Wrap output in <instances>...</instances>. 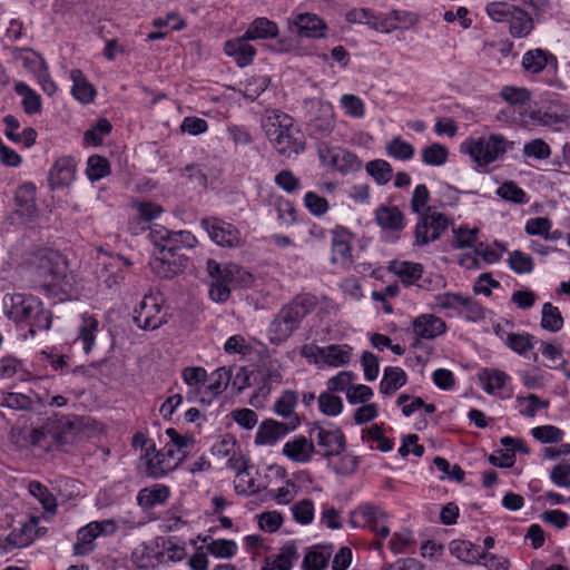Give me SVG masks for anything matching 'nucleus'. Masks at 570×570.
<instances>
[{
	"label": "nucleus",
	"instance_id": "obj_1",
	"mask_svg": "<svg viewBox=\"0 0 570 570\" xmlns=\"http://www.w3.org/2000/svg\"><path fill=\"white\" fill-rule=\"evenodd\" d=\"M33 282L58 301L67 299L72 292L73 277L69 272L67 259L57 250L40 248L29 263Z\"/></svg>",
	"mask_w": 570,
	"mask_h": 570
},
{
	"label": "nucleus",
	"instance_id": "obj_2",
	"mask_svg": "<svg viewBox=\"0 0 570 570\" xmlns=\"http://www.w3.org/2000/svg\"><path fill=\"white\" fill-rule=\"evenodd\" d=\"M317 305L313 295H297L285 304L273 317L268 325V340L273 345L285 343L301 326L303 320Z\"/></svg>",
	"mask_w": 570,
	"mask_h": 570
},
{
	"label": "nucleus",
	"instance_id": "obj_3",
	"mask_svg": "<svg viewBox=\"0 0 570 570\" xmlns=\"http://www.w3.org/2000/svg\"><path fill=\"white\" fill-rule=\"evenodd\" d=\"M2 303L4 315L14 323H26L31 336L37 331L50 328L51 313L36 297L20 293L7 294Z\"/></svg>",
	"mask_w": 570,
	"mask_h": 570
},
{
	"label": "nucleus",
	"instance_id": "obj_4",
	"mask_svg": "<svg viewBox=\"0 0 570 570\" xmlns=\"http://www.w3.org/2000/svg\"><path fill=\"white\" fill-rule=\"evenodd\" d=\"M207 273L212 278L209 297L216 303L229 298L232 287H247L253 283L250 273L236 264L220 266L216 261H207Z\"/></svg>",
	"mask_w": 570,
	"mask_h": 570
},
{
	"label": "nucleus",
	"instance_id": "obj_5",
	"mask_svg": "<svg viewBox=\"0 0 570 570\" xmlns=\"http://www.w3.org/2000/svg\"><path fill=\"white\" fill-rule=\"evenodd\" d=\"M187 264V257L176 250L175 246L163 245L149 265L153 273L159 278L169 279L180 274Z\"/></svg>",
	"mask_w": 570,
	"mask_h": 570
},
{
	"label": "nucleus",
	"instance_id": "obj_6",
	"mask_svg": "<svg viewBox=\"0 0 570 570\" xmlns=\"http://www.w3.org/2000/svg\"><path fill=\"white\" fill-rule=\"evenodd\" d=\"M262 128L269 142H284L296 131L293 119L279 110L267 111L262 119Z\"/></svg>",
	"mask_w": 570,
	"mask_h": 570
},
{
	"label": "nucleus",
	"instance_id": "obj_7",
	"mask_svg": "<svg viewBox=\"0 0 570 570\" xmlns=\"http://www.w3.org/2000/svg\"><path fill=\"white\" fill-rule=\"evenodd\" d=\"M135 324L145 331H154L165 323L163 307L153 295H145L134 311Z\"/></svg>",
	"mask_w": 570,
	"mask_h": 570
},
{
	"label": "nucleus",
	"instance_id": "obj_8",
	"mask_svg": "<svg viewBox=\"0 0 570 570\" xmlns=\"http://www.w3.org/2000/svg\"><path fill=\"white\" fill-rule=\"evenodd\" d=\"M318 156L324 166L345 173L360 167L357 157L341 145H322Z\"/></svg>",
	"mask_w": 570,
	"mask_h": 570
},
{
	"label": "nucleus",
	"instance_id": "obj_9",
	"mask_svg": "<svg viewBox=\"0 0 570 570\" xmlns=\"http://www.w3.org/2000/svg\"><path fill=\"white\" fill-rule=\"evenodd\" d=\"M309 435L315 436L317 445L322 449V455L327 459L338 456L345 450V435L338 428L325 429L315 424Z\"/></svg>",
	"mask_w": 570,
	"mask_h": 570
},
{
	"label": "nucleus",
	"instance_id": "obj_10",
	"mask_svg": "<svg viewBox=\"0 0 570 570\" xmlns=\"http://www.w3.org/2000/svg\"><path fill=\"white\" fill-rule=\"evenodd\" d=\"M115 523L112 520H104L101 522L95 521L82 527L77 532V541L73 544V553L77 556L89 554L95 546V539L106 532H114Z\"/></svg>",
	"mask_w": 570,
	"mask_h": 570
},
{
	"label": "nucleus",
	"instance_id": "obj_11",
	"mask_svg": "<svg viewBox=\"0 0 570 570\" xmlns=\"http://www.w3.org/2000/svg\"><path fill=\"white\" fill-rule=\"evenodd\" d=\"M287 22L291 31L299 37L321 39L326 36L327 24L315 13H297Z\"/></svg>",
	"mask_w": 570,
	"mask_h": 570
},
{
	"label": "nucleus",
	"instance_id": "obj_12",
	"mask_svg": "<svg viewBox=\"0 0 570 570\" xmlns=\"http://www.w3.org/2000/svg\"><path fill=\"white\" fill-rule=\"evenodd\" d=\"M202 226L206 229L210 239L220 246L236 247L242 244L239 230L229 223L215 218H204Z\"/></svg>",
	"mask_w": 570,
	"mask_h": 570
},
{
	"label": "nucleus",
	"instance_id": "obj_13",
	"mask_svg": "<svg viewBox=\"0 0 570 570\" xmlns=\"http://www.w3.org/2000/svg\"><path fill=\"white\" fill-rule=\"evenodd\" d=\"M448 228V219L439 213L426 214L416 224L415 237L417 245H426L436 240Z\"/></svg>",
	"mask_w": 570,
	"mask_h": 570
},
{
	"label": "nucleus",
	"instance_id": "obj_14",
	"mask_svg": "<svg viewBox=\"0 0 570 570\" xmlns=\"http://www.w3.org/2000/svg\"><path fill=\"white\" fill-rule=\"evenodd\" d=\"M301 421L298 416H292L287 422L265 420L261 423L256 433V443L274 444L277 440L294 431Z\"/></svg>",
	"mask_w": 570,
	"mask_h": 570
},
{
	"label": "nucleus",
	"instance_id": "obj_15",
	"mask_svg": "<svg viewBox=\"0 0 570 570\" xmlns=\"http://www.w3.org/2000/svg\"><path fill=\"white\" fill-rule=\"evenodd\" d=\"M308 107L311 111L317 109L320 116L308 118V129L314 135H325L333 128V108L330 102L321 99H308Z\"/></svg>",
	"mask_w": 570,
	"mask_h": 570
},
{
	"label": "nucleus",
	"instance_id": "obj_16",
	"mask_svg": "<svg viewBox=\"0 0 570 570\" xmlns=\"http://www.w3.org/2000/svg\"><path fill=\"white\" fill-rule=\"evenodd\" d=\"M17 214L23 223H31L38 216L36 205V186L32 183H24L18 187L14 196Z\"/></svg>",
	"mask_w": 570,
	"mask_h": 570
},
{
	"label": "nucleus",
	"instance_id": "obj_17",
	"mask_svg": "<svg viewBox=\"0 0 570 570\" xmlns=\"http://www.w3.org/2000/svg\"><path fill=\"white\" fill-rule=\"evenodd\" d=\"M140 460L144 461L146 475L151 479H160L174 470V464H168L154 443L146 446V452L140 454Z\"/></svg>",
	"mask_w": 570,
	"mask_h": 570
},
{
	"label": "nucleus",
	"instance_id": "obj_18",
	"mask_svg": "<svg viewBox=\"0 0 570 570\" xmlns=\"http://www.w3.org/2000/svg\"><path fill=\"white\" fill-rule=\"evenodd\" d=\"M224 51L240 68L249 66L256 55V49L249 43V38H246L245 35L226 41Z\"/></svg>",
	"mask_w": 570,
	"mask_h": 570
},
{
	"label": "nucleus",
	"instance_id": "obj_19",
	"mask_svg": "<svg viewBox=\"0 0 570 570\" xmlns=\"http://www.w3.org/2000/svg\"><path fill=\"white\" fill-rule=\"evenodd\" d=\"M353 515H361L364 523L375 532L381 539L390 534V528L386 524L387 514L373 505L361 507Z\"/></svg>",
	"mask_w": 570,
	"mask_h": 570
},
{
	"label": "nucleus",
	"instance_id": "obj_20",
	"mask_svg": "<svg viewBox=\"0 0 570 570\" xmlns=\"http://www.w3.org/2000/svg\"><path fill=\"white\" fill-rule=\"evenodd\" d=\"M446 330L444 321L431 314H423L413 321L414 334L424 340H433Z\"/></svg>",
	"mask_w": 570,
	"mask_h": 570
},
{
	"label": "nucleus",
	"instance_id": "obj_21",
	"mask_svg": "<svg viewBox=\"0 0 570 570\" xmlns=\"http://www.w3.org/2000/svg\"><path fill=\"white\" fill-rule=\"evenodd\" d=\"M76 164L70 157L59 158L49 173L51 188H59L70 185L75 179Z\"/></svg>",
	"mask_w": 570,
	"mask_h": 570
},
{
	"label": "nucleus",
	"instance_id": "obj_22",
	"mask_svg": "<svg viewBox=\"0 0 570 570\" xmlns=\"http://www.w3.org/2000/svg\"><path fill=\"white\" fill-rule=\"evenodd\" d=\"M314 452V443L305 436H296L292 441L286 442L283 448L284 455L297 463L309 462Z\"/></svg>",
	"mask_w": 570,
	"mask_h": 570
},
{
	"label": "nucleus",
	"instance_id": "obj_23",
	"mask_svg": "<svg viewBox=\"0 0 570 570\" xmlns=\"http://www.w3.org/2000/svg\"><path fill=\"white\" fill-rule=\"evenodd\" d=\"M463 153L468 154L479 167H484L505 153L499 145H462Z\"/></svg>",
	"mask_w": 570,
	"mask_h": 570
},
{
	"label": "nucleus",
	"instance_id": "obj_24",
	"mask_svg": "<svg viewBox=\"0 0 570 570\" xmlns=\"http://www.w3.org/2000/svg\"><path fill=\"white\" fill-rule=\"evenodd\" d=\"M169 488L164 484H154L138 492L137 502L142 509H151L157 504H164L169 498Z\"/></svg>",
	"mask_w": 570,
	"mask_h": 570
},
{
	"label": "nucleus",
	"instance_id": "obj_25",
	"mask_svg": "<svg viewBox=\"0 0 570 570\" xmlns=\"http://www.w3.org/2000/svg\"><path fill=\"white\" fill-rule=\"evenodd\" d=\"M333 264H340L342 266L350 265L352 263L350 235L342 232H335L332 239V258Z\"/></svg>",
	"mask_w": 570,
	"mask_h": 570
},
{
	"label": "nucleus",
	"instance_id": "obj_26",
	"mask_svg": "<svg viewBox=\"0 0 570 570\" xmlns=\"http://www.w3.org/2000/svg\"><path fill=\"white\" fill-rule=\"evenodd\" d=\"M375 218L383 229L400 230L404 227V216L395 206H380Z\"/></svg>",
	"mask_w": 570,
	"mask_h": 570
},
{
	"label": "nucleus",
	"instance_id": "obj_27",
	"mask_svg": "<svg viewBox=\"0 0 570 570\" xmlns=\"http://www.w3.org/2000/svg\"><path fill=\"white\" fill-rule=\"evenodd\" d=\"M353 348L347 344L322 347V361L330 366H342L350 362Z\"/></svg>",
	"mask_w": 570,
	"mask_h": 570
},
{
	"label": "nucleus",
	"instance_id": "obj_28",
	"mask_svg": "<svg viewBox=\"0 0 570 570\" xmlns=\"http://www.w3.org/2000/svg\"><path fill=\"white\" fill-rule=\"evenodd\" d=\"M510 35L513 38H525L533 29L532 17L523 9L517 7L509 19Z\"/></svg>",
	"mask_w": 570,
	"mask_h": 570
},
{
	"label": "nucleus",
	"instance_id": "obj_29",
	"mask_svg": "<svg viewBox=\"0 0 570 570\" xmlns=\"http://www.w3.org/2000/svg\"><path fill=\"white\" fill-rule=\"evenodd\" d=\"M407 376L403 368L397 366H387L384 370L383 379L380 383V391L390 395L406 384Z\"/></svg>",
	"mask_w": 570,
	"mask_h": 570
},
{
	"label": "nucleus",
	"instance_id": "obj_30",
	"mask_svg": "<svg viewBox=\"0 0 570 570\" xmlns=\"http://www.w3.org/2000/svg\"><path fill=\"white\" fill-rule=\"evenodd\" d=\"M249 40L271 39L278 35V27L267 18H256L244 33Z\"/></svg>",
	"mask_w": 570,
	"mask_h": 570
},
{
	"label": "nucleus",
	"instance_id": "obj_31",
	"mask_svg": "<svg viewBox=\"0 0 570 570\" xmlns=\"http://www.w3.org/2000/svg\"><path fill=\"white\" fill-rule=\"evenodd\" d=\"M549 60H556L550 52L543 49H533L523 55L522 67L528 72L539 73L547 67Z\"/></svg>",
	"mask_w": 570,
	"mask_h": 570
},
{
	"label": "nucleus",
	"instance_id": "obj_32",
	"mask_svg": "<svg viewBox=\"0 0 570 570\" xmlns=\"http://www.w3.org/2000/svg\"><path fill=\"white\" fill-rule=\"evenodd\" d=\"M51 441L57 444L70 443L73 435V424L70 419L61 416L49 422Z\"/></svg>",
	"mask_w": 570,
	"mask_h": 570
},
{
	"label": "nucleus",
	"instance_id": "obj_33",
	"mask_svg": "<svg viewBox=\"0 0 570 570\" xmlns=\"http://www.w3.org/2000/svg\"><path fill=\"white\" fill-rule=\"evenodd\" d=\"M390 269L409 286L420 279L423 272L421 264L411 262H394Z\"/></svg>",
	"mask_w": 570,
	"mask_h": 570
},
{
	"label": "nucleus",
	"instance_id": "obj_34",
	"mask_svg": "<svg viewBox=\"0 0 570 570\" xmlns=\"http://www.w3.org/2000/svg\"><path fill=\"white\" fill-rule=\"evenodd\" d=\"M102 269L104 282L108 287L119 284L124 281L125 274L122 266L129 265V262L120 256L109 258V263L104 264Z\"/></svg>",
	"mask_w": 570,
	"mask_h": 570
},
{
	"label": "nucleus",
	"instance_id": "obj_35",
	"mask_svg": "<svg viewBox=\"0 0 570 570\" xmlns=\"http://www.w3.org/2000/svg\"><path fill=\"white\" fill-rule=\"evenodd\" d=\"M298 559L297 548L294 542L285 543L274 561L263 570H291L293 562Z\"/></svg>",
	"mask_w": 570,
	"mask_h": 570
},
{
	"label": "nucleus",
	"instance_id": "obj_36",
	"mask_svg": "<svg viewBox=\"0 0 570 570\" xmlns=\"http://www.w3.org/2000/svg\"><path fill=\"white\" fill-rule=\"evenodd\" d=\"M70 77L73 81V86H72L73 97L83 104L90 102L95 97V89L85 79L81 70H79V69L71 70Z\"/></svg>",
	"mask_w": 570,
	"mask_h": 570
},
{
	"label": "nucleus",
	"instance_id": "obj_37",
	"mask_svg": "<svg viewBox=\"0 0 570 570\" xmlns=\"http://www.w3.org/2000/svg\"><path fill=\"white\" fill-rule=\"evenodd\" d=\"M16 92L22 98L23 110L28 115L37 114L41 110V97L24 82H17Z\"/></svg>",
	"mask_w": 570,
	"mask_h": 570
},
{
	"label": "nucleus",
	"instance_id": "obj_38",
	"mask_svg": "<svg viewBox=\"0 0 570 570\" xmlns=\"http://www.w3.org/2000/svg\"><path fill=\"white\" fill-rule=\"evenodd\" d=\"M509 376L498 370L484 368L479 374V381L485 392L493 394L494 392L503 389Z\"/></svg>",
	"mask_w": 570,
	"mask_h": 570
},
{
	"label": "nucleus",
	"instance_id": "obj_39",
	"mask_svg": "<svg viewBox=\"0 0 570 570\" xmlns=\"http://www.w3.org/2000/svg\"><path fill=\"white\" fill-rule=\"evenodd\" d=\"M16 375L22 380L28 375L23 362L13 355L0 357V380H9Z\"/></svg>",
	"mask_w": 570,
	"mask_h": 570
},
{
	"label": "nucleus",
	"instance_id": "obj_40",
	"mask_svg": "<svg viewBox=\"0 0 570 570\" xmlns=\"http://www.w3.org/2000/svg\"><path fill=\"white\" fill-rule=\"evenodd\" d=\"M98 328V321L94 316L85 315L79 327V335L76 342L82 344V348L86 353L91 351L95 342V333Z\"/></svg>",
	"mask_w": 570,
	"mask_h": 570
},
{
	"label": "nucleus",
	"instance_id": "obj_41",
	"mask_svg": "<svg viewBox=\"0 0 570 570\" xmlns=\"http://www.w3.org/2000/svg\"><path fill=\"white\" fill-rule=\"evenodd\" d=\"M450 552L459 560L475 563L481 557L479 550L469 541H452L450 543Z\"/></svg>",
	"mask_w": 570,
	"mask_h": 570
},
{
	"label": "nucleus",
	"instance_id": "obj_42",
	"mask_svg": "<svg viewBox=\"0 0 570 570\" xmlns=\"http://www.w3.org/2000/svg\"><path fill=\"white\" fill-rule=\"evenodd\" d=\"M297 392L292 390L284 391L274 404V410L276 414L283 417H287L288 420H291L292 416H297L294 412V409L297 404Z\"/></svg>",
	"mask_w": 570,
	"mask_h": 570
},
{
	"label": "nucleus",
	"instance_id": "obj_43",
	"mask_svg": "<svg viewBox=\"0 0 570 570\" xmlns=\"http://www.w3.org/2000/svg\"><path fill=\"white\" fill-rule=\"evenodd\" d=\"M0 406L17 411H28L32 409V400L22 393L0 391Z\"/></svg>",
	"mask_w": 570,
	"mask_h": 570
},
{
	"label": "nucleus",
	"instance_id": "obj_44",
	"mask_svg": "<svg viewBox=\"0 0 570 570\" xmlns=\"http://www.w3.org/2000/svg\"><path fill=\"white\" fill-rule=\"evenodd\" d=\"M541 326L552 333L559 332L563 326L559 308L551 303H544L542 306Z\"/></svg>",
	"mask_w": 570,
	"mask_h": 570
},
{
	"label": "nucleus",
	"instance_id": "obj_45",
	"mask_svg": "<svg viewBox=\"0 0 570 570\" xmlns=\"http://www.w3.org/2000/svg\"><path fill=\"white\" fill-rule=\"evenodd\" d=\"M517 403L520 406V414L525 417H534L537 412L549 406V401L540 399L537 394H528L525 396H517Z\"/></svg>",
	"mask_w": 570,
	"mask_h": 570
},
{
	"label": "nucleus",
	"instance_id": "obj_46",
	"mask_svg": "<svg viewBox=\"0 0 570 570\" xmlns=\"http://www.w3.org/2000/svg\"><path fill=\"white\" fill-rule=\"evenodd\" d=\"M29 492L42 504V508L53 514L57 509V501L47 487L40 482L32 481L29 484Z\"/></svg>",
	"mask_w": 570,
	"mask_h": 570
},
{
	"label": "nucleus",
	"instance_id": "obj_47",
	"mask_svg": "<svg viewBox=\"0 0 570 570\" xmlns=\"http://www.w3.org/2000/svg\"><path fill=\"white\" fill-rule=\"evenodd\" d=\"M317 401L320 411L327 416H336L343 410L342 399L331 391L321 393Z\"/></svg>",
	"mask_w": 570,
	"mask_h": 570
},
{
	"label": "nucleus",
	"instance_id": "obj_48",
	"mask_svg": "<svg viewBox=\"0 0 570 570\" xmlns=\"http://www.w3.org/2000/svg\"><path fill=\"white\" fill-rule=\"evenodd\" d=\"M87 176L91 181L99 180L110 173L109 161L100 156H90L87 164Z\"/></svg>",
	"mask_w": 570,
	"mask_h": 570
},
{
	"label": "nucleus",
	"instance_id": "obj_49",
	"mask_svg": "<svg viewBox=\"0 0 570 570\" xmlns=\"http://www.w3.org/2000/svg\"><path fill=\"white\" fill-rule=\"evenodd\" d=\"M26 440L33 448H38L41 451H49L53 445L51 441V433L49 423L46 424L42 429H33L26 436Z\"/></svg>",
	"mask_w": 570,
	"mask_h": 570
},
{
	"label": "nucleus",
	"instance_id": "obj_50",
	"mask_svg": "<svg viewBox=\"0 0 570 570\" xmlns=\"http://www.w3.org/2000/svg\"><path fill=\"white\" fill-rule=\"evenodd\" d=\"M366 171L376 180L377 184H386L392 178V168L383 159H375L366 165Z\"/></svg>",
	"mask_w": 570,
	"mask_h": 570
},
{
	"label": "nucleus",
	"instance_id": "obj_51",
	"mask_svg": "<svg viewBox=\"0 0 570 570\" xmlns=\"http://www.w3.org/2000/svg\"><path fill=\"white\" fill-rule=\"evenodd\" d=\"M232 380V370L227 367H219L212 373V382L207 386L212 394L218 395L223 393Z\"/></svg>",
	"mask_w": 570,
	"mask_h": 570
},
{
	"label": "nucleus",
	"instance_id": "obj_52",
	"mask_svg": "<svg viewBox=\"0 0 570 570\" xmlns=\"http://www.w3.org/2000/svg\"><path fill=\"white\" fill-rule=\"evenodd\" d=\"M515 8L517 6L508 2H491L487 6L485 11L493 21L508 22Z\"/></svg>",
	"mask_w": 570,
	"mask_h": 570
},
{
	"label": "nucleus",
	"instance_id": "obj_53",
	"mask_svg": "<svg viewBox=\"0 0 570 570\" xmlns=\"http://www.w3.org/2000/svg\"><path fill=\"white\" fill-rule=\"evenodd\" d=\"M422 159L430 166L443 165L448 159V150L443 145H428L422 150Z\"/></svg>",
	"mask_w": 570,
	"mask_h": 570
},
{
	"label": "nucleus",
	"instance_id": "obj_54",
	"mask_svg": "<svg viewBox=\"0 0 570 570\" xmlns=\"http://www.w3.org/2000/svg\"><path fill=\"white\" fill-rule=\"evenodd\" d=\"M293 518L301 524H309L314 519V503L309 499L301 500L292 507Z\"/></svg>",
	"mask_w": 570,
	"mask_h": 570
},
{
	"label": "nucleus",
	"instance_id": "obj_55",
	"mask_svg": "<svg viewBox=\"0 0 570 570\" xmlns=\"http://www.w3.org/2000/svg\"><path fill=\"white\" fill-rule=\"evenodd\" d=\"M532 336L530 334L509 333L505 344L515 353L524 355L533 348Z\"/></svg>",
	"mask_w": 570,
	"mask_h": 570
},
{
	"label": "nucleus",
	"instance_id": "obj_56",
	"mask_svg": "<svg viewBox=\"0 0 570 570\" xmlns=\"http://www.w3.org/2000/svg\"><path fill=\"white\" fill-rule=\"evenodd\" d=\"M498 196H500L504 200L512 202L514 204H524L527 203V195L519 186H517L512 181H508L502 184L498 190Z\"/></svg>",
	"mask_w": 570,
	"mask_h": 570
},
{
	"label": "nucleus",
	"instance_id": "obj_57",
	"mask_svg": "<svg viewBox=\"0 0 570 570\" xmlns=\"http://www.w3.org/2000/svg\"><path fill=\"white\" fill-rule=\"evenodd\" d=\"M532 436L542 443L559 442L563 436V431L554 425H541L531 430Z\"/></svg>",
	"mask_w": 570,
	"mask_h": 570
},
{
	"label": "nucleus",
	"instance_id": "obj_58",
	"mask_svg": "<svg viewBox=\"0 0 570 570\" xmlns=\"http://www.w3.org/2000/svg\"><path fill=\"white\" fill-rule=\"evenodd\" d=\"M207 550L217 558H232L237 551V546L233 540L219 539L213 540L207 546Z\"/></svg>",
	"mask_w": 570,
	"mask_h": 570
},
{
	"label": "nucleus",
	"instance_id": "obj_59",
	"mask_svg": "<svg viewBox=\"0 0 570 570\" xmlns=\"http://www.w3.org/2000/svg\"><path fill=\"white\" fill-rule=\"evenodd\" d=\"M509 265L515 273L525 274L532 272L533 259L520 250H514L509 256Z\"/></svg>",
	"mask_w": 570,
	"mask_h": 570
},
{
	"label": "nucleus",
	"instance_id": "obj_60",
	"mask_svg": "<svg viewBox=\"0 0 570 570\" xmlns=\"http://www.w3.org/2000/svg\"><path fill=\"white\" fill-rule=\"evenodd\" d=\"M184 382L191 387H199L207 381V372L200 366H187L181 371Z\"/></svg>",
	"mask_w": 570,
	"mask_h": 570
},
{
	"label": "nucleus",
	"instance_id": "obj_61",
	"mask_svg": "<svg viewBox=\"0 0 570 570\" xmlns=\"http://www.w3.org/2000/svg\"><path fill=\"white\" fill-rule=\"evenodd\" d=\"M298 493V485L292 480H287L285 485L278 488L277 490H273L269 494L278 504H288L291 503Z\"/></svg>",
	"mask_w": 570,
	"mask_h": 570
},
{
	"label": "nucleus",
	"instance_id": "obj_62",
	"mask_svg": "<svg viewBox=\"0 0 570 570\" xmlns=\"http://www.w3.org/2000/svg\"><path fill=\"white\" fill-rule=\"evenodd\" d=\"M341 105L345 112L352 117L362 118L365 114L363 101L355 95H343L341 97Z\"/></svg>",
	"mask_w": 570,
	"mask_h": 570
},
{
	"label": "nucleus",
	"instance_id": "obj_63",
	"mask_svg": "<svg viewBox=\"0 0 570 570\" xmlns=\"http://www.w3.org/2000/svg\"><path fill=\"white\" fill-rule=\"evenodd\" d=\"M328 554L317 550L308 551L303 560L304 570H324L327 567Z\"/></svg>",
	"mask_w": 570,
	"mask_h": 570
},
{
	"label": "nucleus",
	"instance_id": "obj_64",
	"mask_svg": "<svg viewBox=\"0 0 570 570\" xmlns=\"http://www.w3.org/2000/svg\"><path fill=\"white\" fill-rule=\"evenodd\" d=\"M550 479L558 487L570 488V463L563 461L554 465Z\"/></svg>",
	"mask_w": 570,
	"mask_h": 570
}]
</instances>
